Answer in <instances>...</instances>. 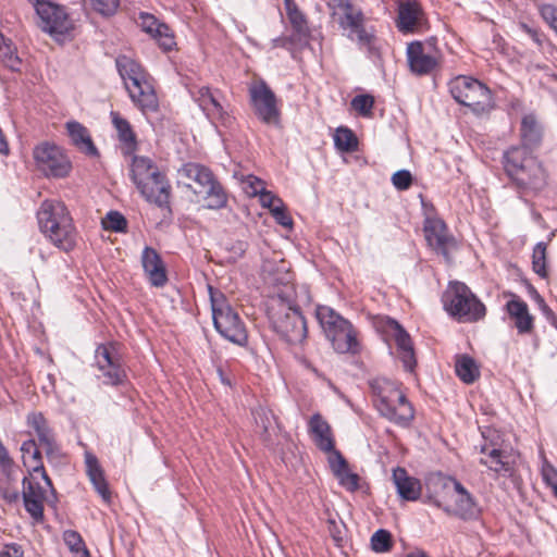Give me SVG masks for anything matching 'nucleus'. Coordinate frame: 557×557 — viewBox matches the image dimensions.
Returning <instances> with one entry per match:
<instances>
[{
    "label": "nucleus",
    "mask_w": 557,
    "mask_h": 557,
    "mask_svg": "<svg viewBox=\"0 0 557 557\" xmlns=\"http://www.w3.org/2000/svg\"><path fill=\"white\" fill-rule=\"evenodd\" d=\"M406 557H429V555L422 549H414L408 553Z\"/></svg>",
    "instance_id": "64"
},
{
    "label": "nucleus",
    "mask_w": 557,
    "mask_h": 557,
    "mask_svg": "<svg viewBox=\"0 0 557 557\" xmlns=\"http://www.w3.org/2000/svg\"><path fill=\"white\" fill-rule=\"evenodd\" d=\"M301 287L307 285H297L295 283V273L290 270L289 263L281 259V293L290 294L294 297V292L300 290Z\"/></svg>",
    "instance_id": "41"
},
{
    "label": "nucleus",
    "mask_w": 557,
    "mask_h": 557,
    "mask_svg": "<svg viewBox=\"0 0 557 557\" xmlns=\"http://www.w3.org/2000/svg\"><path fill=\"white\" fill-rule=\"evenodd\" d=\"M66 129L73 145L79 151L89 157H97L99 154L89 131L83 124L76 121H70L66 123Z\"/></svg>",
    "instance_id": "32"
},
{
    "label": "nucleus",
    "mask_w": 557,
    "mask_h": 557,
    "mask_svg": "<svg viewBox=\"0 0 557 557\" xmlns=\"http://www.w3.org/2000/svg\"><path fill=\"white\" fill-rule=\"evenodd\" d=\"M423 232L429 246L433 247L438 253L447 257L448 248L454 244V237L447 234L445 222L438 218H426Z\"/></svg>",
    "instance_id": "21"
},
{
    "label": "nucleus",
    "mask_w": 557,
    "mask_h": 557,
    "mask_svg": "<svg viewBox=\"0 0 557 557\" xmlns=\"http://www.w3.org/2000/svg\"><path fill=\"white\" fill-rule=\"evenodd\" d=\"M137 24L141 29L149 34L152 38L160 40V45L166 50L172 47L173 37L169 34V27L164 23L158 21V18L147 12H140L138 14Z\"/></svg>",
    "instance_id": "28"
},
{
    "label": "nucleus",
    "mask_w": 557,
    "mask_h": 557,
    "mask_svg": "<svg viewBox=\"0 0 557 557\" xmlns=\"http://www.w3.org/2000/svg\"><path fill=\"white\" fill-rule=\"evenodd\" d=\"M435 485L446 488L448 483L453 484L457 497L454 500V506L447 505L442 499L434 495L428 494L423 500L425 504L432 505L446 515L456 517L462 521H474L481 516V508L474 496L458 481L455 476H443L441 473L437 475Z\"/></svg>",
    "instance_id": "9"
},
{
    "label": "nucleus",
    "mask_w": 557,
    "mask_h": 557,
    "mask_svg": "<svg viewBox=\"0 0 557 557\" xmlns=\"http://www.w3.org/2000/svg\"><path fill=\"white\" fill-rule=\"evenodd\" d=\"M86 467L87 474L95 490L101 496L103 502L109 504L111 502V492L104 479L103 472L98 463V460L94 455L86 454Z\"/></svg>",
    "instance_id": "35"
},
{
    "label": "nucleus",
    "mask_w": 557,
    "mask_h": 557,
    "mask_svg": "<svg viewBox=\"0 0 557 557\" xmlns=\"http://www.w3.org/2000/svg\"><path fill=\"white\" fill-rule=\"evenodd\" d=\"M339 28L347 33V37L356 41L359 48L368 53L370 58L379 55L376 37L364 26V14L354 3L343 9L336 16H332Z\"/></svg>",
    "instance_id": "11"
},
{
    "label": "nucleus",
    "mask_w": 557,
    "mask_h": 557,
    "mask_svg": "<svg viewBox=\"0 0 557 557\" xmlns=\"http://www.w3.org/2000/svg\"><path fill=\"white\" fill-rule=\"evenodd\" d=\"M285 11L292 27V41L300 47L309 45L311 32L306 14L299 9L296 0H284Z\"/></svg>",
    "instance_id": "20"
},
{
    "label": "nucleus",
    "mask_w": 557,
    "mask_h": 557,
    "mask_svg": "<svg viewBox=\"0 0 557 557\" xmlns=\"http://www.w3.org/2000/svg\"><path fill=\"white\" fill-rule=\"evenodd\" d=\"M200 109L210 119L214 121H223L225 119V111L219 100L211 92V89L207 86L199 88L196 97Z\"/></svg>",
    "instance_id": "33"
},
{
    "label": "nucleus",
    "mask_w": 557,
    "mask_h": 557,
    "mask_svg": "<svg viewBox=\"0 0 557 557\" xmlns=\"http://www.w3.org/2000/svg\"><path fill=\"white\" fill-rule=\"evenodd\" d=\"M332 16H336L343 9L352 4L351 0H327Z\"/></svg>",
    "instance_id": "61"
},
{
    "label": "nucleus",
    "mask_w": 557,
    "mask_h": 557,
    "mask_svg": "<svg viewBox=\"0 0 557 557\" xmlns=\"http://www.w3.org/2000/svg\"><path fill=\"white\" fill-rule=\"evenodd\" d=\"M64 541L76 556L81 554V549H87L81 535L76 531H66L64 533Z\"/></svg>",
    "instance_id": "54"
},
{
    "label": "nucleus",
    "mask_w": 557,
    "mask_h": 557,
    "mask_svg": "<svg viewBox=\"0 0 557 557\" xmlns=\"http://www.w3.org/2000/svg\"><path fill=\"white\" fill-rule=\"evenodd\" d=\"M542 313L547 319L548 322H550L554 326L557 327V317L554 313V311L546 305L543 298H541V307H540Z\"/></svg>",
    "instance_id": "63"
},
{
    "label": "nucleus",
    "mask_w": 557,
    "mask_h": 557,
    "mask_svg": "<svg viewBox=\"0 0 557 557\" xmlns=\"http://www.w3.org/2000/svg\"><path fill=\"white\" fill-rule=\"evenodd\" d=\"M249 97L253 112L262 123L278 124L276 96L264 81L255 82L249 86Z\"/></svg>",
    "instance_id": "15"
},
{
    "label": "nucleus",
    "mask_w": 557,
    "mask_h": 557,
    "mask_svg": "<svg viewBox=\"0 0 557 557\" xmlns=\"http://www.w3.org/2000/svg\"><path fill=\"white\" fill-rule=\"evenodd\" d=\"M406 54L409 70L416 76L431 75L440 66L438 55L428 52L421 41L410 42Z\"/></svg>",
    "instance_id": "17"
},
{
    "label": "nucleus",
    "mask_w": 557,
    "mask_h": 557,
    "mask_svg": "<svg viewBox=\"0 0 557 557\" xmlns=\"http://www.w3.org/2000/svg\"><path fill=\"white\" fill-rule=\"evenodd\" d=\"M420 5L416 0H408L398 5L397 28L403 33L412 32L420 14Z\"/></svg>",
    "instance_id": "36"
},
{
    "label": "nucleus",
    "mask_w": 557,
    "mask_h": 557,
    "mask_svg": "<svg viewBox=\"0 0 557 557\" xmlns=\"http://www.w3.org/2000/svg\"><path fill=\"white\" fill-rule=\"evenodd\" d=\"M255 420L258 426H260L264 434L269 433L271 426L270 419L267 417L264 409L260 408L253 411Z\"/></svg>",
    "instance_id": "59"
},
{
    "label": "nucleus",
    "mask_w": 557,
    "mask_h": 557,
    "mask_svg": "<svg viewBox=\"0 0 557 557\" xmlns=\"http://www.w3.org/2000/svg\"><path fill=\"white\" fill-rule=\"evenodd\" d=\"M387 327L395 341L398 357L405 370L412 372L417 366V359L409 333L394 319L387 321Z\"/></svg>",
    "instance_id": "19"
},
{
    "label": "nucleus",
    "mask_w": 557,
    "mask_h": 557,
    "mask_svg": "<svg viewBox=\"0 0 557 557\" xmlns=\"http://www.w3.org/2000/svg\"><path fill=\"white\" fill-rule=\"evenodd\" d=\"M194 194L201 197L205 201V207L211 210H219L227 205V194L215 176L205 186L194 188Z\"/></svg>",
    "instance_id": "29"
},
{
    "label": "nucleus",
    "mask_w": 557,
    "mask_h": 557,
    "mask_svg": "<svg viewBox=\"0 0 557 557\" xmlns=\"http://www.w3.org/2000/svg\"><path fill=\"white\" fill-rule=\"evenodd\" d=\"M327 462L338 484L348 492H356L359 488V475L351 472L349 465L341 451L330 455Z\"/></svg>",
    "instance_id": "26"
},
{
    "label": "nucleus",
    "mask_w": 557,
    "mask_h": 557,
    "mask_svg": "<svg viewBox=\"0 0 557 557\" xmlns=\"http://www.w3.org/2000/svg\"><path fill=\"white\" fill-rule=\"evenodd\" d=\"M214 174L212 171L199 163L188 162L177 170V185L186 187L194 191V188H200L210 183Z\"/></svg>",
    "instance_id": "22"
},
{
    "label": "nucleus",
    "mask_w": 557,
    "mask_h": 557,
    "mask_svg": "<svg viewBox=\"0 0 557 557\" xmlns=\"http://www.w3.org/2000/svg\"><path fill=\"white\" fill-rule=\"evenodd\" d=\"M521 145L508 148L502 158L509 186L525 202L529 198L540 195L548 182V173L543 163L533 156L531 150L537 148L543 138V126L534 113L521 119Z\"/></svg>",
    "instance_id": "1"
},
{
    "label": "nucleus",
    "mask_w": 557,
    "mask_h": 557,
    "mask_svg": "<svg viewBox=\"0 0 557 557\" xmlns=\"http://www.w3.org/2000/svg\"><path fill=\"white\" fill-rule=\"evenodd\" d=\"M40 231L58 248L71 251L76 245V231L65 205L55 199L45 200L37 211Z\"/></svg>",
    "instance_id": "4"
},
{
    "label": "nucleus",
    "mask_w": 557,
    "mask_h": 557,
    "mask_svg": "<svg viewBox=\"0 0 557 557\" xmlns=\"http://www.w3.org/2000/svg\"><path fill=\"white\" fill-rule=\"evenodd\" d=\"M358 138L347 126H339L334 134V145L343 152H354L358 149Z\"/></svg>",
    "instance_id": "39"
},
{
    "label": "nucleus",
    "mask_w": 557,
    "mask_h": 557,
    "mask_svg": "<svg viewBox=\"0 0 557 557\" xmlns=\"http://www.w3.org/2000/svg\"><path fill=\"white\" fill-rule=\"evenodd\" d=\"M115 64L134 104L144 113L156 112L159 109V99L151 76L136 60L127 55H119Z\"/></svg>",
    "instance_id": "5"
},
{
    "label": "nucleus",
    "mask_w": 557,
    "mask_h": 557,
    "mask_svg": "<svg viewBox=\"0 0 557 557\" xmlns=\"http://www.w3.org/2000/svg\"><path fill=\"white\" fill-rule=\"evenodd\" d=\"M259 196V200H260V203L262 207L264 208H269L272 215L278 220V206H274V196L267 191L265 188H263V190L258 194Z\"/></svg>",
    "instance_id": "57"
},
{
    "label": "nucleus",
    "mask_w": 557,
    "mask_h": 557,
    "mask_svg": "<svg viewBox=\"0 0 557 557\" xmlns=\"http://www.w3.org/2000/svg\"><path fill=\"white\" fill-rule=\"evenodd\" d=\"M35 10L39 18V27L51 36L65 35L73 28L72 20L63 7L37 0Z\"/></svg>",
    "instance_id": "16"
},
{
    "label": "nucleus",
    "mask_w": 557,
    "mask_h": 557,
    "mask_svg": "<svg viewBox=\"0 0 557 557\" xmlns=\"http://www.w3.org/2000/svg\"><path fill=\"white\" fill-rule=\"evenodd\" d=\"M23 463L28 468L29 472L39 473L45 484L51 485V479L47 474L40 450L37 447L36 441L30 438L23 442L21 446Z\"/></svg>",
    "instance_id": "30"
},
{
    "label": "nucleus",
    "mask_w": 557,
    "mask_h": 557,
    "mask_svg": "<svg viewBox=\"0 0 557 557\" xmlns=\"http://www.w3.org/2000/svg\"><path fill=\"white\" fill-rule=\"evenodd\" d=\"M36 166L47 177L63 178L72 170V163L64 151L57 145L44 143L35 147Z\"/></svg>",
    "instance_id": "13"
},
{
    "label": "nucleus",
    "mask_w": 557,
    "mask_h": 557,
    "mask_svg": "<svg viewBox=\"0 0 557 557\" xmlns=\"http://www.w3.org/2000/svg\"><path fill=\"white\" fill-rule=\"evenodd\" d=\"M293 226V219L288 214L286 206L281 201V237H284L290 244H295L297 239Z\"/></svg>",
    "instance_id": "47"
},
{
    "label": "nucleus",
    "mask_w": 557,
    "mask_h": 557,
    "mask_svg": "<svg viewBox=\"0 0 557 557\" xmlns=\"http://www.w3.org/2000/svg\"><path fill=\"white\" fill-rule=\"evenodd\" d=\"M212 319L215 330L227 341L243 346L248 336L238 313L227 304L225 296L209 286Z\"/></svg>",
    "instance_id": "10"
},
{
    "label": "nucleus",
    "mask_w": 557,
    "mask_h": 557,
    "mask_svg": "<svg viewBox=\"0 0 557 557\" xmlns=\"http://www.w3.org/2000/svg\"><path fill=\"white\" fill-rule=\"evenodd\" d=\"M275 302H276V299H275L274 295H272V296L269 295L268 299L263 304L264 312L268 317L270 327L272 329V331L274 333H276L278 330V321H277V312L275 310Z\"/></svg>",
    "instance_id": "51"
},
{
    "label": "nucleus",
    "mask_w": 557,
    "mask_h": 557,
    "mask_svg": "<svg viewBox=\"0 0 557 557\" xmlns=\"http://www.w3.org/2000/svg\"><path fill=\"white\" fill-rule=\"evenodd\" d=\"M455 371L460 381L466 384H472L480 376L479 366L469 355L457 356Z\"/></svg>",
    "instance_id": "37"
},
{
    "label": "nucleus",
    "mask_w": 557,
    "mask_h": 557,
    "mask_svg": "<svg viewBox=\"0 0 557 557\" xmlns=\"http://www.w3.org/2000/svg\"><path fill=\"white\" fill-rule=\"evenodd\" d=\"M350 106L359 115L370 117L374 107V97L369 94L357 95L351 99Z\"/></svg>",
    "instance_id": "42"
},
{
    "label": "nucleus",
    "mask_w": 557,
    "mask_h": 557,
    "mask_svg": "<svg viewBox=\"0 0 557 557\" xmlns=\"http://www.w3.org/2000/svg\"><path fill=\"white\" fill-rule=\"evenodd\" d=\"M0 468L3 475H10L14 470V462L3 443L0 441Z\"/></svg>",
    "instance_id": "55"
},
{
    "label": "nucleus",
    "mask_w": 557,
    "mask_h": 557,
    "mask_svg": "<svg viewBox=\"0 0 557 557\" xmlns=\"http://www.w3.org/2000/svg\"><path fill=\"white\" fill-rule=\"evenodd\" d=\"M545 255L546 244L543 242L537 243L533 251L532 267L533 271L543 278L547 276Z\"/></svg>",
    "instance_id": "45"
},
{
    "label": "nucleus",
    "mask_w": 557,
    "mask_h": 557,
    "mask_svg": "<svg viewBox=\"0 0 557 557\" xmlns=\"http://www.w3.org/2000/svg\"><path fill=\"white\" fill-rule=\"evenodd\" d=\"M507 314L515 320V326L519 334H529L534 329V318L529 312L528 304L519 296L512 294L511 299L505 305Z\"/></svg>",
    "instance_id": "25"
},
{
    "label": "nucleus",
    "mask_w": 557,
    "mask_h": 557,
    "mask_svg": "<svg viewBox=\"0 0 557 557\" xmlns=\"http://www.w3.org/2000/svg\"><path fill=\"white\" fill-rule=\"evenodd\" d=\"M23 503L25 510L29 513L34 522L40 523L44 521V503L50 506H55L58 502L57 491L53 484L47 485V488L40 486L28 480L27 476L23 478Z\"/></svg>",
    "instance_id": "14"
},
{
    "label": "nucleus",
    "mask_w": 557,
    "mask_h": 557,
    "mask_svg": "<svg viewBox=\"0 0 557 557\" xmlns=\"http://www.w3.org/2000/svg\"><path fill=\"white\" fill-rule=\"evenodd\" d=\"M112 122L119 132L120 139L125 144H132L135 141V134L132 131L129 123L121 117L117 113L111 112Z\"/></svg>",
    "instance_id": "46"
},
{
    "label": "nucleus",
    "mask_w": 557,
    "mask_h": 557,
    "mask_svg": "<svg viewBox=\"0 0 557 557\" xmlns=\"http://www.w3.org/2000/svg\"><path fill=\"white\" fill-rule=\"evenodd\" d=\"M0 59L11 71L20 70L21 59L16 53V48L12 45L11 40L5 39L2 34H0Z\"/></svg>",
    "instance_id": "40"
},
{
    "label": "nucleus",
    "mask_w": 557,
    "mask_h": 557,
    "mask_svg": "<svg viewBox=\"0 0 557 557\" xmlns=\"http://www.w3.org/2000/svg\"><path fill=\"white\" fill-rule=\"evenodd\" d=\"M23 555L22 546L16 543L4 545L3 549L0 552V557H23Z\"/></svg>",
    "instance_id": "60"
},
{
    "label": "nucleus",
    "mask_w": 557,
    "mask_h": 557,
    "mask_svg": "<svg viewBox=\"0 0 557 557\" xmlns=\"http://www.w3.org/2000/svg\"><path fill=\"white\" fill-rule=\"evenodd\" d=\"M91 5L101 15L110 16L116 12L120 0H91Z\"/></svg>",
    "instance_id": "50"
},
{
    "label": "nucleus",
    "mask_w": 557,
    "mask_h": 557,
    "mask_svg": "<svg viewBox=\"0 0 557 557\" xmlns=\"http://www.w3.org/2000/svg\"><path fill=\"white\" fill-rule=\"evenodd\" d=\"M141 264L149 283L163 287L168 282L165 264L156 249L146 246L141 252Z\"/></svg>",
    "instance_id": "23"
},
{
    "label": "nucleus",
    "mask_w": 557,
    "mask_h": 557,
    "mask_svg": "<svg viewBox=\"0 0 557 557\" xmlns=\"http://www.w3.org/2000/svg\"><path fill=\"white\" fill-rule=\"evenodd\" d=\"M242 187L248 197H256L263 190L264 183L260 178L249 175L242 182Z\"/></svg>",
    "instance_id": "49"
},
{
    "label": "nucleus",
    "mask_w": 557,
    "mask_h": 557,
    "mask_svg": "<svg viewBox=\"0 0 557 557\" xmlns=\"http://www.w3.org/2000/svg\"><path fill=\"white\" fill-rule=\"evenodd\" d=\"M451 97L461 106L470 108L476 116L488 114L495 109L491 89L476 78L459 75L448 83Z\"/></svg>",
    "instance_id": "8"
},
{
    "label": "nucleus",
    "mask_w": 557,
    "mask_h": 557,
    "mask_svg": "<svg viewBox=\"0 0 557 557\" xmlns=\"http://www.w3.org/2000/svg\"><path fill=\"white\" fill-rule=\"evenodd\" d=\"M27 425L34 430L41 446L45 448L49 461L61 457V450L55 442L54 434L41 412L27 414Z\"/></svg>",
    "instance_id": "18"
},
{
    "label": "nucleus",
    "mask_w": 557,
    "mask_h": 557,
    "mask_svg": "<svg viewBox=\"0 0 557 557\" xmlns=\"http://www.w3.org/2000/svg\"><path fill=\"white\" fill-rule=\"evenodd\" d=\"M542 18L556 30L557 26V7L550 3L541 4L539 8Z\"/></svg>",
    "instance_id": "53"
},
{
    "label": "nucleus",
    "mask_w": 557,
    "mask_h": 557,
    "mask_svg": "<svg viewBox=\"0 0 557 557\" xmlns=\"http://www.w3.org/2000/svg\"><path fill=\"white\" fill-rule=\"evenodd\" d=\"M392 546V534L385 529L376 530L371 536V547L375 553H386Z\"/></svg>",
    "instance_id": "43"
},
{
    "label": "nucleus",
    "mask_w": 557,
    "mask_h": 557,
    "mask_svg": "<svg viewBox=\"0 0 557 557\" xmlns=\"http://www.w3.org/2000/svg\"><path fill=\"white\" fill-rule=\"evenodd\" d=\"M262 276L265 284H269L273 287H276V285L278 284V277L275 274L271 273L270 264L268 263H264L262 267Z\"/></svg>",
    "instance_id": "62"
},
{
    "label": "nucleus",
    "mask_w": 557,
    "mask_h": 557,
    "mask_svg": "<svg viewBox=\"0 0 557 557\" xmlns=\"http://www.w3.org/2000/svg\"><path fill=\"white\" fill-rule=\"evenodd\" d=\"M13 480L12 472H10L9 476L4 475V478H0V497L9 504H14L20 500V492L17 487L12 484Z\"/></svg>",
    "instance_id": "44"
},
{
    "label": "nucleus",
    "mask_w": 557,
    "mask_h": 557,
    "mask_svg": "<svg viewBox=\"0 0 557 557\" xmlns=\"http://www.w3.org/2000/svg\"><path fill=\"white\" fill-rule=\"evenodd\" d=\"M311 296L309 287H301L300 290L290 294L281 293V311L285 305L287 311L281 318V339L289 345L301 344L307 337V322L302 314V307L309 306Z\"/></svg>",
    "instance_id": "7"
},
{
    "label": "nucleus",
    "mask_w": 557,
    "mask_h": 557,
    "mask_svg": "<svg viewBox=\"0 0 557 557\" xmlns=\"http://www.w3.org/2000/svg\"><path fill=\"white\" fill-rule=\"evenodd\" d=\"M103 227L113 232H125L127 227V221L125 216L119 211H109L106 219L102 221Z\"/></svg>",
    "instance_id": "48"
},
{
    "label": "nucleus",
    "mask_w": 557,
    "mask_h": 557,
    "mask_svg": "<svg viewBox=\"0 0 557 557\" xmlns=\"http://www.w3.org/2000/svg\"><path fill=\"white\" fill-rule=\"evenodd\" d=\"M369 385L379 414L397 426L409 428L414 420L416 410L400 389V384L386 377H376Z\"/></svg>",
    "instance_id": "2"
},
{
    "label": "nucleus",
    "mask_w": 557,
    "mask_h": 557,
    "mask_svg": "<svg viewBox=\"0 0 557 557\" xmlns=\"http://www.w3.org/2000/svg\"><path fill=\"white\" fill-rule=\"evenodd\" d=\"M308 430L315 446L321 451L329 453L330 455H334V451H338L335 448L331 425L320 413H314L310 418Z\"/></svg>",
    "instance_id": "24"
},
{
    "label": "nucleus",
    "mask_w": 557,
    "mask_h": 557,
    "mask_svg": "<svg viewBox=\"0 0 557 557\" xmlns=\"http://www.w3.org/2000/svg\"><path fill=\"white\" fill-rule=\"evenodd\" d=\"M94 367L97 377L106 386L120 387L128 382L126 367L112 344H101L95 350Z\"/></svg>",
    "instance_id": "12"
},
{
    "label": "nucleus",
    "mask_w": 557,
    "mask_h": 557,
    "mask_svg": "<svg viewBox=\"0 0 557 557\" xmlns=\"http://www.w3.org/2000/svg\"><path fill=\"white\" fill-rule=\"evenodd\" d=\"M493 447L488 451V458L487 459L481 458L480 463L483 466H486L491 471L495 472L496 474L510 478L513 473L512 466L504 460V451L499 448H497L494 444Z\"/></svg>",
    "instance_id": "38"
},
{
    "label": "nucleus",
    "mask_w": 557,
    "mask_h": 557,
    "mask_svg": "<svg viewBox=\"0 0 557 557\" xmlns=\"http://www.w3.org/2000/svg\"><path fill=\"white\" fill-rule=\"evenodd\" d=\"M393 481L400 498L416 502L421 496L422 485L419 479L410 476L406 469L396 468L393 471Z\"/></svg>",
    "instance_id": "27"
},
{
    "label": "nucleus",
    "mask_w": 557,
    "mask_h": 557,
    "mask_svg": "<svg viewBox=\"0 0 557 557\" xmlns=\"http://www.w3.org/2000/svg\"><path fill=\"white\" fill-rule=\"evenodd\" d=\"M542 476L543 481L546 483L547 486L556 487L557 485V469L553 467L552 465H544L542 468Z\"/></svg>",
    "instance_id": "58"
},
{
    "label": "nucleus",
    "mask_w": 557,
    "mask_h": 557,
    "mask_svg": "<svg viewBox=\"0 0 557 557\" xmlns=\"http://www.w3.org/2000/svg\"><path fill=\"white\" fill-rule=\"evenodd\" d=\"M392 183L398 190H407L412 183V175L408 170H399L392 176Z\"/></svg>",
    "instance_id": "52"
},
{
    "label": "nucleus",
    "mask_w": 557,
    "mask_h": 557,
    "mask_svg": "<svg viewBox=\"0 0 557 557\" xmlns=\"http://www.w3.org/2000/svg\"><path fill=\"white\" fill-rule=\"evenodd\" d=\"M357 335L352 324H344V329L326 337L337 352L358 354L360 351V343L357 339Z\"/></svg>",
    "instance_id": "31"
},
{
    "label": "nucleus",
    "mask_w": 557,
    "mask_h": 557,
    "mask_svg": "<svg viewBox=\"0 0 557 557\" xmlns=\"http://www.w3.org/2000/svg\"><path fill=\"white\" fill-rule=\"evenodd\" d=\"M315 315L326 336L344 329V324H351L350 321L329 306H318Z\"/></svg>",
    "instance_id": "34"
},
{
    "label": "nucleus",
    "mask_w": 557,
    "mask_h": 557,
    "mask_svg": "<svg viewBox=\"0 0 557 557\" xmlns=\"http://www.w3.org/2000/svg\"><path fill=\"white\" fill-rule=\"evenodd\" d=\"M443 308L447 314L461 323H474L486 315L485 305L465 283L449 282L442 296Z\"/></svg>",
    "instance_id": "6"
},
{
    "label": "nucleus",
    "mask_w": 557,
    "mask_h": 557,
    "mask_svg": "<svg viewBox=\"0 0 557 557\" xmlns=\"http://www.w3.org/2000/svg\"><path fill=\"white\" fill-rule=\"evenodd\" d=\"M520 29L525 33L532 41L539 46L542 47L545 41V35L542 33L539 28L532 27L528 25L527 23H520L519 24Z\"/></svg>",
    "instance_id": "56"
},
{
    "label": "nucleus",
    "mask_w": 557,
    "mask_h": 557,
    "mask_svg": "<svg viewBox=\"0 0 557 557\" xmlns=\"http://www.w3.org/2000/svg\"><path fill=\"white\" fill-rule=\"evenodd\" d=\"M131 178L146 201L161 209H170L171 185L165 174L150 158H133Z\"/></svg>",
    "instance_id": "3"
}]
</instances>
